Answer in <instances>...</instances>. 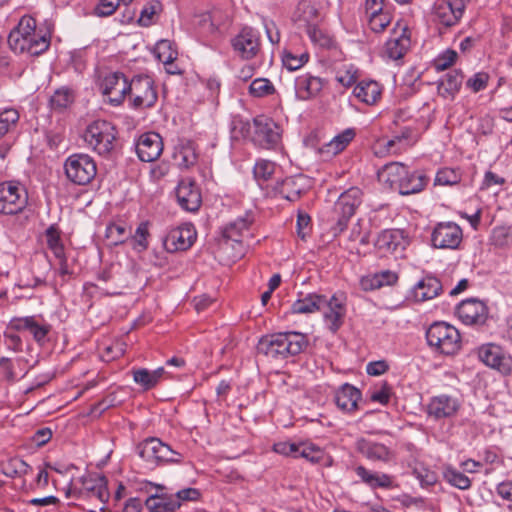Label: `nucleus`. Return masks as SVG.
I'll return each mask as SVG.
<instances>
[{
    "label": "nucleus",
    "instance_id": "f257e3e1",
    "mask_svg": "<svg viewBox=\"0 0 512 512\" xmlns=\"http://www.w3.org/2000/svg\"><path fill=\"white\" fill-rule=\"evenodd\" d=\"M51 35L37 29L36 20L24 15L9 33L7 42L12 52L17 55L38 56L48 50Z\"/></svg>",
    "mask_w": 512,
    "mask_h": 512
},
{
    "label": "nucleus",
    "instance_id": "f03ea898",
    "mask_svg": "<svg viewBox=\"0 0 512 512\" xmlns=\"http://www.w3.org/2000/svg\"><path fill=\"white\" fill-rule=\"evenodd\" d=\"M308 345L307 335L290 331L262 337L257 349L260 353L274 359H285L300 354Z\"/></svg>",
    "mask_w": 512,
    "mask_h": 512
},
{
    "label": "nucleus",
    "instance_id": "7ed1b4c3",
    "mask_svg": "<svg viewBox=\"0 0 512 512\" xmlns=\"http://www.w3.org/2000/svg\"><path fill=\"white\" fill-rule=\"evenodd\" d=\"M83 137L91 149L101 156H107L116 146L117 130L109 121L95 120L87 126Z\"/></svg>",
    "mask_w": 512,
    "mask_h": 512
},
{
    "label": "nucleus",
    "instance_id": "20e7f679",
    "mask_svg": "<svg viewBox=\"0 0 512 512\" xmlns=\"http://www.w3.org/2000/svg\"><path fill=\"white\" fill-rule=\"evenodd\" d=\"M428 345L444 355H454L461 347L459 331L446 322H434L426 331Z\"/></svg>",
    "mask_w": 512,
    "mask_h": 512
},
{
    "label": "nucleus",
    "instance_id": "39448f33",
    "mask_svg": "<svg viewBox=\"0 0 512 512\" xmlns=\"http://www.w3.org/2000/svg\"><path fill=\"white\" fill-rule=\"evenodd\" d=\"M363 192L358 187H351L341 193L334 204V219L336 225L333 227L334 235L343 232L350 218L355 214L362 203Z\"/></svg>",
    "mask_w": 512,
    "mask_h": 512
},
{
    "label": "nucleus",
    "instance_id": "423d86ee",
    "mask_svg": "<svg viewBox=\"0 0 512 512\" xmlns=\"http://www.w3.org/2000/svg\"><path fill=\"white\" fill-rule=\"evenodd\" d=\"M28 203V194L18 182L0 183V213L15 215L24 210Z\"/></svg>",
    "mask_w": 512,
    "mask_h": 512
},
{
    "label": "nucleus",
    "instance_id": "0eeeda50",
    "mask_svg": "<svg viewBox=\"0 0 512 512\" xmlns=\"http://www.w3.org/2000/svg\"><path fill=\"white\" fill-rule=\"evenodd\" d=\"M67 178L75 184L86 185L97 173L94 160L87 154H73L64 164Z\"/></svg>",
    "mask_w": 512,
    "mask_h": 512
},
{
    "label": "nucleus",
    "instance_id": "6e6552de",
    "mask_svg": "<svg viewBox=\"0 0 512 512\" xmlns=\"http://www.w3.org/2000/svg\"><path fill=\"white\" fill-rule=\"evenodd\" d=\"M128 95L134 108H151L158 99L154 81L151 77L142 75L135 76L129 81Z\"/></svg>",
    "mask_w": 512,
    "mask_h": 512
},
{
    "label": "nucleus",
    "instance_id": "1a4fd4ad",
    "mask_svg": "<svg viewBox=\"0 0 512 512\" xmlns=\"http://www.w3.org/2000/svg\"><path fill=\"white\" fill-rule=\"evenodd\" d=\"M479 360L486 366L497 370L502 375H510L512 372V358L498 344L486 343L477 350Z\"/></svg>",
    "mask_w": 512,
    "mask_h": 512
},
{
    "label": "nucleus",
    "instance_id": "9d476101",
    "mask_svg": "<svg viewBox=\"0 0 512 512\" xmlns=\"http://www.w3.org/2000/svg\"><path fill=\"white\" fill-rule=\"evenodd\" d=\"M254 132L252 141L255 145L264 148H275L281 140L279 126L271 119L257 116L253 120Z\"/></svg>",
    "mask_w": 512,
    "mask_h": 512
},
{
    "label": "nucleus",
    "instance_id": "9b49d317",
    "mask_svg": "<svg viewBox=\"0 0 512 512\" xmlns=\"http://www.w3.org/2000/svg\"><path fill=\"white\" fill-rule=\"evenodd\" d=\"M233 51L243 60L255 58L261 49L260 34L252 27H243L231 39Z\"/></svg>",
    "mask_w": 512,
    "mask_h": 512
},
{
    "label": "nucleus",
    "instance_id": "f8f14e48",
    "mask_svg": "<svg viewBox=\"0 0 512 512\" xmlns=\"http://www.w3.org/2000/svg\"><path fill=\"white\" fill-rule=\"evenodd\" d=\"M129 80L122 72H109L100 82L102 94L107 97L108 102L113 106L123 103L128 95Z\"/></svg>",
    "mask_w": 512,
    "mask_h": 512
},
{
    "label": "nucleus",
    "instance_id": "ddd939ff",
    "mask_svg": "<svg viewBox=\"0 0 512 512\" xmlns=\"http://www.w3.org/2000/svg\"><path fill=\"white\" fill-rule=\"evenodd\" d=\"M462 239V229L454 222L438 223L431 234L432 245L438 249H457Z\"/></svg>",
    "mask_w": 512,
    "mask_h": 512
},
{
    "label": "nucleus",
    "instance_id": "4468645a",
    "mask_svg": "<svg viewBox=\"0 0 512 512\" xmlns=\"http://www.w3.org/2000/svg\"><path fill=\"white\" fill-rule=\"evenodd\" d=\"M472 0H443L434 7V17L445 27H452L459 23L466 7Z\"/></svg>",
    "mask_w": 512,
    "mask_h": 512
},
{
    "label": "nucleus",
    "instance_id": "2eb2a0df",
    "mask_svg": "<svg viewBox=\"0 0 512 512\" xmlns=\"http://www.w3.org/2000/svg\"><path fill=\"white\" fill-rule=\"evenodd\" d=\"M457 315L465 325H484L488 318V307L477 298H468L457 306Z\"/></svg>",
    "mask_w": 512,
    "mask_h": 512
},
{
    "label": "nucleus",
    "instance_id": "dca6fc26",
    "mask_svg": "<svg viewBox=\"0 0 512 512\" xmlns=\"http://www.w3.org/2000/svg\"><path fill=\"white\" fill-rule=\"evenodd\" d=\"M355 449L359 454L372 462L388 463L394 457V453L389 446L373 438L361 437L357 439Z\"/></svg>",
    "mask_w": 512,
    "mask_h": 512
},
{
    "label": "nucleus",
    "instance_id": "f3484780",
    "mask_svg": "<svg viewBox=\"0 0 512 512\" xmlns=\"http://www.w3.org/2000/svg\"><path fill=\"white\" fill-rule=\"evenodd\" d=\"M10 327L16 331L29 332L33 339L40 345L47 342L51 325L45 321H39L35 316L15 317L10 321Z\"/></svg>",
    "mask_w": 512,
    "mask_h": 512
},
{
    "label": "nucleus",
    "instance_id": "a211bd4d",
    "mask_svg": "<svg viewBox=\"0 0 512 512\" xmlns=\"http://www.w3.org/2000/svg\"><path fill=\"white\" fill-rule=\"evenodd\" d=\"M324 322L327 328L336 333L344 323L346 315L345 299L339 295H333L330 299L325 297L323 308Z\"/></svg>",
    "mask_w": 512,
    "mask_h": 512
},
{
    "label": "nucleus",
    "instance_id": "6ab92c4d",
    "mask_svg": "<svg viewBox=\"0 0 512 512\" xmlns=\"http://www.w3.org/2000/svg\"><path fill=\"white\" fill-rule=\"evenodd\" d=\"M196 239V231L191 225H183L171 229L163 240L167 252L185 251Z\"/></svg>",
    "mask_w": 512,
    "mask_h": 512
},
{
    "label": "nucleus",
    "instance_id": "aec40b11",
    "mask_svg": "<svg viewBox=\"0 0 512 512\" xmlns=\"http://www.w3.org/2000/svg\"><path fill=\"white\" fill-rule=\"evenodd\" d=\"M409 240L404 231L398 229L382 231L376 241V249L383 254L400 255L406 249Z\"/></svg>",
    "mask_w": 512,
    "mask_h": 512
},
{
    "label": "nucleus",
    "instance_id": "412c9836",
    "mask_svg": "<svg viewBox=\"0 0 512 512\" xmlns=\"http://www.w3.org/2000/svg\"><path fill=\"white\" fill-rule=\"evenodd\" d=\"M179 205L186 211L196 212L202 204V196L196 182L191 178L182 179L176 188Z\"/></svg>",
    "mask_w": 512,
    "mask_h": 512
},
{
    "label": "nucleus",
    "instance_id": "4be33fe9",
    "mask_svg": "<svg viewBox=\"0 0 512 512\" xmlns=\"http://www.w3.org/2000/svg\"><path fill=\"white\" fill-rule=\"evenodd\" d=\"M82 487L78 491L79 496L96 497L106 503L109 499L107 478L99 473H87L79 479Z\"/></svg>",
    "mask_w": 512,
    "mask_h": 512
},
{
    "label": "nucleus",
    "instance_id": "5701e85b",
    "mask_svg": "<svg viewBox=\"0 0 512 512\" xmlns=\"http://www.w3.org/2000/svg\"><path fill=\"white\" fill-rule=\"evenodd\" d=\"M163 151L162 137L156 132L142 134L136 143V152L143 162H153Z\"/></svg>",
    "mask_w": 512,
    "mask_h": 512
},
{
    "label": "nucleus",
    "instance_id": "b1692460",
    "mask_svg": "<svg viewBox=\"0 0 512 512\" xmlns=\"http://www.w3.org/2000/svg\"><path fill=\"white\" fill-rule=\"evenodd\" d=\"M324 87V80L310 73L296 77L294 83L295 97L300 101L315 99Z\"/></svg>",
    "mask_w": 512,
    "mask_h": 512
},
{
    "label": "nucleus",
    "instance_id": "393cba45",
    "mask_svg": "<svg viewBox=\"0 0 512 512\" xmlns=\"http://www.w3.org/2000/svg\"><path fill=\"white\" fill-rule=\"evenodd\" d=\"M301 38L295 36L282 52V63L289 71L303 67L310 59L308 50L301 45Z\"/></svg>",
    "mask_w": 512,
    "mask_h": 512
},
{
    "label": "nucleus",
    "instance_id": "a878e982",
    "mask_svg": "<svg viewBox=\"0 0 512 512\" xmlns=\"http://www.w3.org/2000/svg\"><path fill=\"white\" fill-rule=\"evenodd\" d=\"M457 398L448 395L433 397L427 405V413L436 420L453 417L460 408Z\"/></svg>",
    "mask_w": 512,
    "mask_h": 512
},
{
    "label": "nucleus",
    "instance_id": "bb28decb",
    "mask_svg": "<svg viewBox=\"0 0 512 512\" xmlns=\"http://www.w3.org/2000/svg\"><path fill=\"white\" fill-rule=\"evenodd\" d=\"M411 46L410 32L406 27L394 31L385 43V55L391 60L401 59Z\"/></svg>",
    "mask_w": 512,
    "mask_h": 512
},
{
    "label": "nucleus",
    "instance_id": "cd10ccee",
    "mask_svg": "<svg viewBox=\"0 0 512 512\" xmlns=\"http://www.w3.org/2000/svg\"><path fill=\"white\" fill-rule=\"evenodd\" d=\"M354 471L360 480L371 489H390L393 487V477L391 475L374 472L363 465L356 466Z\"/></svg>",
    "mask_w": 512,
    "mask_h": 512
},
{
    "label": "nucleus",
    "instance_id": "c85d7f7f",
    "mask_svg": "<svg viewBox=\"0 0 512 512\" xmlns=\"http://www.w3.org/2000/svg\"><path fill=\"white\" fill-rule=\"evenodd\" d=\"M133 380L144 390H150L156 387L163 379L170 377L168 371L159 367L153 371L146 368L135 369L132 371Z\"/></svg>",
    "mask_w": 512,
    "mask_h": 512
},
{
    "label": "nucleus",
    "instance_id": "c756f323",
    "mask_svg": "<svg viewBox=\"0 0 512 512\" xmlns=\"http://www.w3.org/2000/svg\"><path fill=\"white\" fill-rule=\"evenodd\" d=\"M429 178L421 171L406 170V175L403 176L397 189L402 195L416 194L424 190Z\"/></svg>",
    "mask_w": 512,
    "mask_h": 512
},
{
    "label": "nucleus",
    "instance_id": "7c9ffc66",
    "mask_svg": "<svg viewBox=\"0 0 512 512\" xmlns=\"http://www.w3.org/2000/svg\"><path fill=\"white\" fill-rule=\"evenodd\" d=\"M360 399V390L348 383L342 385L335 394V403L344 412L354 411Z\"/></svg>",
    "mask_w": 512,
    "mask_h": 512
},
{
    "label": "nucleus",
    "instance_id": "2f4dec72",
    "mask_svg": "<svg viewBox=\"0 0 512 512\" xmlns=\"http://www.w3.org/2000/svg\"><path fill=\"white\" fill-rule=\"evenodd\" d=\"M463 78L464 76L460 70L448 72L438 83V94L443 98L453 99L461 88Z\"/></svg>",
    "mask_w": 512,
    "mask_h": 512
},
{
    "label": "nucleus",
    "instance_id": "473e14b6",
    "mask_svg": "<svg viewBox=\"0 0 512 512\" xmlns=\"http://www.w3.org/2000/svg\"><path fill=\"white\" fill-rule=\"evenodd\" d=\"M381 87L373 80L360 81L353 90V95L367 105H374L381 96Z\"/></svg>",
    "mask_w": 512,
    "mask_h": 512
},
{
    "label": "nucleus",
    "instance_id": "72a5a7b5",
    "mask_svg": "<svg viewBox=\"0 0 512 512\" xmlns=\"http://www.w3.org/2000/svg\"><path fill=\"white\" fill-rule=\"evenodd\" d=\"M441 291L440 280L434 276H426L415 285L413 292L416 300L426 301L435 298Z\"/></svg>",
    "mask_w": 512,
    "mask_h": 512
},
{
    "label": "nucleus",
    "instance_id": "f704fd0d",
    "mask_svg": "<svg viewBox=\"0 0 512 512\" xmlns=\"http://www.w3.org/2000/svg\"><path fill=\"white\" fill-rule=\"evenodd\" d=\"M398 281V274L391 270H383L361 279L364 290L380 289L383 286H392Z\"/></svg>",
    "mask_w": 512,
    "mask_h": 512
},
{
    "label": "nucleus",
    "instance_id": "c9c22d12",
    "mask_svg": "<svg viewBox=\"0 0 512 512\" xmlns=\"http://www.w3.org/2000/svg\"><path fill=\"white\" fill-rule=\"evenodd\" d=\"M325 302L324 295L315 293L307 294L304 298L298 299L291 306V311L294 314H308L320 311Z\"/></svg>",
    "mask_w": 512,
    "mask_h": 512
},
{
    "label": "nucleus",
    "instance_id": "e433bc0d",
    "mask_svg": "<svg viewBox=\"0 0 512 512\" xmlns=\"http://www.w3.org/2000/svg\"><path fill=\"white\" fill-rule=\"evenodd\" d=\"M254 222V214L252 211H246L243 216L238 217L235 221L229 223L224 231L223 236L227 239L233 240L235 242H239L240 237L243 231L249 229V227Z\"/></svg>",
    "mask_w": 512,
    "mask_h": 512
},
{
    "label": "nucleus",
    "instance_id": "4c0bfd02",
    "mask_svg": "<svg viewBox=\"0 0 512 512\" xmlns=\"http://www.w3.org/2000/svg\"><path fill=\"white\" fill-rule=\"evenodd\" d=\"M407 166L400 162H391L382 167L378 172V177L391 188H397L403 176L406 175Z\"/></svg>",
    "mask_w": 512,
    "mask_h": 512
},
{
    "label": "nucleus",
    "instance_id": "58836bf2",
    "mask_svg": "<svg viewBox=\"0 0 512 512\" xmlns=\"http://www.w3.org/2000/svg\"><path fill=\"white\" fill-rule=\"evenodd\" d=\"M75 101L74 91L67 87H61L53 93L49 99V107L55 113L65 112Z\"/></svg>",
    "mask_w": 512,
    "mask_h": 512
},
{
    "label": "nucleus",
    "instance_id": "ea45409f",
    "mask_svg": "<svg viewBox=\"0 0 512 512\" xmlns=\"http://www.w3.org/2000/svg\"><path fill=\"white\" fill-rule=\"evenodd\" d=\"M356 131L354 128H347L338 135H336L329 143L323 148L322 152L327 154L337 155L342 152L349 143L355 138Z\"/></svg>",
    "mask_w": 512,
    "mask_h": 512
},
{
    "label": "nucleus",
    "instance_id": "a19ab883",
    "mask_svg": "<svg viewBox=\"0 0 512 512\" xmlns=\"http://www.w3.org/2000/svg\"><path fill=\"white\" fill-rule=\"evenodd\" d=\"M275 193L288 201H296L302 193V186L297 183L294 177H287L277 182L274 187Z\"/></svg>",
    "mask_w": 512,
    "mask_h": 512
},
{
    "label": "nucleus",
    "instance_id": "79ce46f5",
    "mask_svg": "<svg viewBox=\"0 0 512 512\" xmlns=\"http://www.w3.org/2000/svg\"><path fill=\"white\" fill-rule=\"evenodd\" d=\"M174 160L177 165L182 169H189L197 162V153L194 145L191 142L182 144L174 152Z\"/></svg>",
    "mask_w": 512,
    "mask_h": 512
},
{
    "label": "nucleus",
    "instance_id": "37998d69",
    "mask_svg": "<svg viewBox=\"0 0 512 512\" xmlns=\"http://www.w3.org/2000/svg\"><path fill=\"white\" fill-rule=\"evenodd\" d=\"M145 505L150 512H174L180 507L179 501L168 500L164 495L158 494L149 496Z\"/></svg>",
    "mask_w": 512,
    "mask_h": 512
},
{
    "label": "nucleus",
    "instance_id": "c03bdc74",
    "mask_svg": "<svg viewBox=\"0 0 512 512\" xmlns=\"http://www.w3.org/2000/svg\"><path fill=\"white\" fill-rule=\"evenodd\" d=\"M131 235V230L127 228L125 223L115 222L110 223L106 227L105 237L110 241L113 246L124 243Z\"/></svg>",
    "mask_w": 512,
    "mask_h": 512
},
{
    "label": "nucleus",
    "instance_id": "a18cd8bd",
    "mask_svg": "<svg viewBox=\"0 0 512 512\" xmlns=\"http://www.w3.org/2000/svg\"><path fill=\"white\" fill-rule=\"evenodd\" d=\"M138 455L148 463L158 464L159 439L148 438L137 446Z\"/></svg>",
    "mask_w": 512,
    "mask_h": 512
},
{
    "label": "nucleus",
    "instance_id": "49530a36",
    "mask_svg": "<svg viewBox=\"0 0 512 512\" xmlns=\"http://www.w3.org/2000/svg\"><path fill=\"white\" fill-rule=\"evenodd\" d=\"M46 243L55 257L62 258L64 246L61 240V232L57 226L51 225L45 231Z\"/></svg>",
    "mask_w": 512,
    "mask_h": 512
},
{
    "label": "nucleus",
    "instance_id": "de8ad7c7",
    "mask_svg": "<svg viewBox=\"0 0 512 512\" xmlns=\"http://www.w3.org/2000/svg\"><path fill=\"white\" fill-rule=\"evenodd\" d=\"M154 54L156 58L165 65H170L177 58V51L173 48V43L169 40H160L157 42Z\"/></svg>",
    "mask_w": 512,
    "mask_h": 512
},
{
    "label": "nucleus",
    "instance_id": "09e8293b",
    "mask_svg": "<svg viewBox=\"0 0 512 512\" xmlns=\"http://www.w3.org/2000/svg\"><path fill=\"white\" fill-rule=\"evenodd\" d=\"M443 477L450 485L460 490H467L471 487V480L469 477L455 468L446 467L443 471Z\"/></svg>",
    "mask_w": 512,
    "mask_h": 512
},
{
    "label": "nucleus",
    "instance_id": "8fccbe9b",
    "mask_svg": "<svg viewBox=\"0 0 512 512\" xmlns=\"http://www.w3.org/2000/svg\"><path fill=\"white\" fill-rule=\"evenodd\" d=\"M19 121V113L13 108L0 111V139L12 131Z\"/></svg>",
    "mask_w": 512,
    "mask_h": 512
},
{
    "label": "nucleus",
    "instance_id": "3c124183",
    "mask_svg": "<svg viewBox=\"0 0 512 512\" xmlns=\"http://www.w3.org/2000/svg\"><path fill=\"white\" fill-rule=\"evenodd\" d=\"M276 92L272 82L266 78L254 79L249 86V93L253 97H267Z\"/></svg>",
    "mask_w": 512,
    "mask_h": 512
},
{
    "label": "nucleus",
    "instance_id": "603ef678",
    "mask_svg": "<svg viewBox=\"0 0 512 512\" xmlns=\"http://www.w3.org/2000/svg\"><path fill=\"white\" fill-rule=\"evenodd\" d=\"M275 167V163L269 160L261 159L255 163L253 173L260 185L272 177L275 172Z\"/></svg>",
    "mask_w": 512,
    "mask_h": 512
},
{
    "label": "nucleus",
    "instance_id": "864d4df0",
    "mask_svg": "<svg viewBox=\"0 0 512 512\" xmlns=\"http://www.w3.org/2000/svg\"><path fill=\"white\" fill-rule=\"evenodd\" d=\"M30 466L20 458H12L3 465L2 472L7 477L15 478L27 474Z\"/></svg>",
    "mask_w": 512,
    "mask_h": 512
},
{
    "label": "nucleus",
    "instance_id": "5fc2aeb1",
    "mask_svg": "<svg viewBox=\"0 0 512 512\" xmlns=\"http://www.w3.org/2000/svg\"><path fill=\"white\" fill-rule=\"evenodd\" d=\"M21 364L20 361H13L9 358H2V364L0 365V374L3 379L8 382H14L15 380L24 376L22 370L17 372L16 367Z\"/></svg>",
    "mask_w": 512,
    "mask_h": 512
},
{
    "label": "nucleus",
    "instance_id": "6e6d98bb",
    "mask_svg": "<svg viewBox=\"0 0 512 512\" xmlns=\"http://www.w3.org/2000/svg\"><path fill=\"white\" fill-rule=\"evenodd\" d=\"M306 33L314 44L322 48H330L333 45L332 38L315 25L308 24Z\"/></svg>",
    "mask_w": 512,
    "mask_h": 512
},
{
    "label": "nucleus",
    "instance_id": "4d7b16f0",
    "mask_svg": "<svg viewBox=\"0 0 512 512\" xmlns=\"http://www.w3.org/2000/svg\"><path fill=\"white\" fill-rule=\"evenodd\" d=\"M461 181V174L452 168L440 169L434 180L435 185L452 186L456 185Z\"/></svg>",
    "mask_w": 512,
    "mask_h": 512
},
{
    "label": "nucleus",
    "instance_id": "13d9d810",
    "mask_svg": "<svg viewBox=\"0 0 512 512\" xmlns=\"http://www.w3.org/2000/svg\"><path fill=\"white\" fill-rule=\"evenodd\" d=\"M297 450L298 458H304L311 463H319L323 458V451L312 444L298 443Z\"/></svg>",
    "mask_w": 512,
    "mask_h": 512
},
{
    "label": "nucleus",
    "instance_id": "bf43d9fd",
    "mask_svg": "<svg viewBox=\"0 0 512 512\" xmlns=\"http://www.w3.org/2000/svg\"><path fill=\"white\" fill-rule=\"evenodd\" d=\"M182 460V455L173 450L168 444L159 439V454L158 464L160 463H179Z\"/></svg>",
    "mask_w": 512,
    "mask_h": 512
},
{
    "label": "nucleus",
    "instance_id": "052dcab7",
    "mask_svg": "<svg viewBox=\"0 0 512 512\" xmlns=\"http://www.w3.org/2000/svg\"><path fill=\"white\" fill-rule=\"evenodd\" d=\"M392 395V388L387 382H383L380 386H375L370 394V399L373 402L386 405L389 403Z\"/></svg>",
    "mask_w": 512,
    "mask_h": 512
},
{
    "label": "nucleus",
    "instance_id": "680f3d73",
    "mask_svg": "<svg viewBox=\"0 0 512 512\" xmlns=\"http://www.w3.org/2000/svg\"><path fill=\"white\" fill-rule=\"evenodd\" d=\"M457 59V52L447 49L434 60V67L437 71H444L452 66Z\"/></svg>",
    "mask_w": 512,
    "mask_h": 512
},
{
    "label": "nucleus",
    "instance_id": "e2e57ef3",
    "mask_svg": "<svg viewBox=\"0 0 512 512\" xmlns=\"http://www.w3.org/2000/svg\"><path fill=\"white\" fill-rule=\"evenodd\" d=\"M489 82V75L486 72H478L469 78L466 82V86L473 92L477 93L484 90Z\"/></svg>",
    "mask_w": 512,
    "mask_h": 512
},
{
    "label": "nucleus",
    "instance_id": "0e129e2a",
    "mask_svg": "<svg viewBox=\"0 0 512 512\" xmlns=\"http://www.w3.org/2000/svg\"><path fill=\"white\" fill-rule=\"evenodd\" d=\"M391 17L389 13L381 11L374 15H370V26L375 32L383 31L390 23Z\"/></svg>",
    "mask_w": 512,
    "mask_h": 512
},
{
    "label": "nucleus",
    "instance_id": "69168bd1",
    "mask_svg": "<svg viewBox=\"0 0 512 512\" xmlns=\"http://www.w3.org/2000/svg\"><path fill=\"white\" fill-rule=\"evenodd\" d=\"M298 444L294 442L281 441L277 442L273 445V450L284 456H292L294 458H298L297 454Z\"/></svg>",
    "mask_w": 512,
    "mask_h": 512
},
{
    "label": "nucleus",
    "instance_id": "338daca9",
    "mask_svg": "<svg viewBox=\"0 0 512 512\" xmlns=\"http://www.w3.org/2000/svg\"><path fill=\"white\" fill-rule=\"evenodd\" d=\"M148 235H149L148 223L141 222L135 231L133 239H134L135 243L137 244V246H139L142 250H145L148 247V242H147Z\"/></svg>",
    "mask_w": 512,
    "mask_h": 512
},
{
    "label": "nucleus",
    "instance_id": "774afa93",
    "mask_svg": "<svg viewBox=\"0 0 512 512\" xmlns=\"http://www.w3.org/2000/svg\"><path fill=\"white\" fill-rule=\"evenodd\" d=\"M336 81L343 87L349 88L357 81L356 71H353L352 68L345 71H338L336 75Z\"/></svg>",
    "mask_w": 512,
    "mask_h": 512
}]
</instances>
